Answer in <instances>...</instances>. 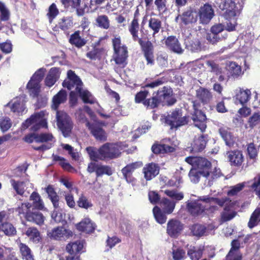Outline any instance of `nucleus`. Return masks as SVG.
<instances>
[{
	"mask_svg": "<svg viewBox=\"0 0 260 260\" xmlns=\"http://www.w3.org/2000/svg\"><path fill=\"white\" fill-rule=\"evenodd\" d=\"M172 90L167 87L159 89L157 92H154L151 98L145 100L143 102L144 106L153 109L157 107L161 103H164L171 96Z\"/></svg>",
	"mask_w": 260,
	"mask_h": 260,
	"instance_id": "obj_4",
	"label": "nucleus"
},
{
	"mask_svg": "<svg viewBox=\"0 0 260 260\" xmlns=\"http://www.w3.org/2000/svg\"><path fill=\"white\" fill-rule=\"evenodd\" d=\"M203 249L198 247L190 246L187 251V255L191 260H199L202 256Z\"/></svg>",
	"mask_w": 260,
	"mask_h": 260,
	"instance_id": "obj_43",
	"label": "nucleus"
},
{
	"mask_svg": "<svg viewBox=\"0 0 260 260\" xmlns=\"http://www.w3.org/2000/svg\"><path fill=\"white\" fill-rule=\"evenodd\" d=\"M19 248L23 260H34L31 251L26 245L21 243Z\"/></svg>",
	"mask_w": 260,
	"mask_h": 260,
	"instance_id": "obj_48",
	"label": "nucleus"
},
{
	"mask_svg": "<svg viewBox=\"0 0 260 260\" xmlns=\"http://www.w3.org/2000/svg\"><path fill=\"white\" fill-rule=\"evenodd\" d=\"M183 229V224L178 220L171 219L167 223V233L172 237H176Z\"/></svg>",
	"mask_w": 260,
	"mask_h": 260,
	"instance_id": "obj_21",
	"label": "nucleus"
},
{
	"mask_svg": "<svg viewBox=\"0 0 260 260\" xmlns=\"http://www.w3.org/2000/svg\"><path fill=\"white\" fill-rule=\"evenodd\" d=\"M232 206H226L224 207L223 211L221 213V219L220 220L222 222H226L231 220L234 218L237 212L233 210H231Z\"/></svg>",
	"mask_w": 260,
	"mask_h": 260,
	"instance_id": "obj_41",
	"label": "nucleus"
},
{
	"mask_svg": "<svg viewBox=\"0 0 260 260\" xmlns=\"http://www.w3.org/2000/svg\"><path fill=\"white\" fill-rule=\"evenodd\" d=\"M250 95L251 92L250 90L240 89L239 92L237 94V99L239 100L241 104L243 105L249 100Z\"/></svg>",
	"mask_w": 260,
	"mask_h": 260,
	"instance_id": "obj_52",
	"label": "nucleus"
},
{
	"mask_svg": "<svg viewBox=\"0 0 260 260\" xmlns=\"http://www.w3.org/2000/svg\"><path fill=\"white\" fill-rule=\"evenodd\" d=\"M226 156L232 166H240L244 161L243 155L240 150L228 151L226 152Z\"/></svg>",
	"mask_w": 260,
	"mask_h": 260,
	"instance_id": "obj_23",
	"label": "nucleus"
},
{
	"mask_svg": "<svg viewBox=\"0 0 260 260\" xmlns=\"http://www.w3.org/2000/svg\"><path fill=\"white\" fill-rule=\"evenodd\" d=\"M204 196L200 197L199 199L191 201L187 204V207L188 211L193 216L201 214L205 210L209 209L208 203L204 202L202 198Z\"/></svg>",
	"mask_w": 260,
	"mask_h": 260,
	"instance_id": "obj_14",
	"label": "nucleus"
},
{
	"mask_svg": "<svg viewBox=\"0 0 260 260\" xmlns=\"http://www.w3.org/2000/svg\"><path fill=\"white\" fill-rule=\"evenodd\" d=\"M113 174V171L111 167L108 166H105L99 164L96 171V177H99L104 175L110 176Z\"/></svg>",
	"mask_w": 260,
	"mask_h": 260,
	"instance_id": "obj_57",
	"label": "nucleus"
},
{
	"mask_svg": "<svg viewBox=\"0 0 260 260\" xmlns=\"http://www.w3.org/2000/svg\"><path fill=\"white\" fill-rule=\"evenodd\" d=\"M67 94L65 90H61L52 99V104L51 107L53 109L56 110L59 106L67 100Z\"/></svg>",
	"mask_w": 260,
	"mask_h": 260,
	"instance_id": "obj_30",
	"label": "nucleus"
},
{
	"mask_svg": "<svg viewBox=\"0 0 260 260\" xmlns=\"http://www.w3.org/2000/svg\"><path fill=\"white\" fill-rule=\"evenodd\" d=\"M176 202L172 201L167 198H164L160 203V207L165 213L171 214L173 212Z\"/></svg>",
	"mask_w": 260,
	"mask_h": 260,
	"instance_id": "obj_39",
	"label": "nucleus"
},
{
	"mask_svg": "<svg viewBox=\"0 0 260 260\" xmlns=\"http://www.w3.org/2000/svg\"><path fill=\"white\" fill-rule=\"evenodd\" d=\"M225 30V26L222 23H216L212 26L210 29V32H213L219 36H226V34H222V32Z\"/></svg>",
	"mask_w": 260,
	"mask_h": 260,
	"instance_id": "obj_61",
	"label": "nucleus"
},
{
	"mask_svg": "<svg viewBox=\"0 0 260 260\" xmlns=\"http://www.w3.org/2000/svg\"><path fill=\"white\" fill-rule=\"evenodd\" d=\"M153 213L156 221L159 224L165 223L167 220V216L165 212L157 206H155L153 209Z\"/></svg>",
	"mask_w": 260,
	"mask_h": 260,
	"instance_id": "obj_47",
	"label": "nucleus"
},
{
	"mask_svg": "<svg viewBox=\"0 0 260 260\" xmlns=\"http://www.w3.org/2000/svg\"><path fill=\"white\" fill-rule=\"evenodd\" d=\"M25 234L30 241L36 243H38L41 239L40 233L36 228H28L25 232Z\"/></svg>",
	"mask_w": 260,
	"mask_h": 260,
	"instance_id": "obj_42",
	"label": "nucleus"
},
{
	"mask_svg": "<svg viewBox=\"0 0 260 260\" xmlns=\"http://www.w3.org/2000/svg\"><path fill=\"white\" fill-rule=\"evenodd\" d=\"M57 125L64 137L70 136L73 128V123L71 118L62 111H56Z\"/></svg>",
	"mask_w": 260,
	"mask_h": 260,
	"instance_id": "obj_5",
	"label": "nucleus"
},
{
	"mask_svg": "<svg viewBox=\"0 0 260 260\" xmlns=\"http://www.w3.org/2000/svg\"><path fill=\"white\" fill-rule=\"evenodd\" d=\"M207 65L210 68V71L214 73L218 76V80L220 82H222L226 79L228 77L226 75V70L225 68H222L216 64L213 61H208Z\"/></svg>",
	"mask_w": 260,
	"mask_h": 260,
	"instance_id": "obj_24",
	"label": "nucleus"
},
{
	"mask_svg": "<svg viewBox=\"0 0 260 260\" xmlns=\"http://www.w3.org/2000/svg\"><path fill=\"white\" fill-rule=\"evenodd\" d=\"M201 176H203V173L194 168L190 169L188 174L190 180L193 183H197L199 182Z\"/></svg>",
	"mask_w": 260,
	"mask_h": 260,
	"instance_id": "obj_58",
	"label": "nucleus"
},
{
	"mask_svg": "<svg viewBox=\"0 0 260 260\" xmlns=\"http://www.w3.org/2000/svg\"><path fill=\"white\" fill-rule=\"evenodd\" d=\"M192 103L194 111L192 115V120L194 125L203 132L207 127L206 124V116L204 113L199 110L201 105L200 102L193 101Z\"/></svg>",
	"mask_w": 260,
	"mask_h": 260,
	"instance_id": "obj_10",
	"label": "nucleus"
},
{
	"mask_svg": "<svg viewBox=\"0 0 260 260\" xmlns=\"http://www.w3.org/2000/svg\"><path fill=\"white\" fill-rule=\"evenodd\" d=\"M46 112L42 111L32 115L29 118L27 119L22 124L23 129H26L30 125L33 124L31 129L37 131L41 127H47V123L45 118Z\"/></svg>",
	"mask_w": 260,
	"mask_h": 260,
	"instance_id": "obj_7",
	"label": "nucleus"
},
{
	"mask_svg": "<svg viewBox=\"0 0 260 260\" xmlns=\"http://www.w3.org/2000/svg\"><path fill=\"white\" fill-rule=\"evenodd\" d=\"M185 43L186 48L192 52H198L202 49L201 42L197 39H188Z\"/></svg>",
	"mask_w": 260,
	"mask_h": 260,
	"instance_id": "obj_38",
	"label": "nucleus"
},
{
	"mask_svg": "<svg viewBox=\"0 0 260 260\" xmlns=\"http://www.w3.org/2000/svg\"><path fill=\"white\" fill-rule=\"evenodd\" d=\"M174 150L175 149L173 147L167 144L153 145L152 147V150L153 152L155 154L172 152H173Z\"/></svg>",
	"mask_w": 260,
	"mask_h": 260,
	"instance_id": "obj_46",
	"label": "nucleus"
},
{
	"mask_svg": "<svg viewBox=\"0 0 260 260\" xmlns=\"http://www.w3.org/2000/svg\"><path fill=\"white\" fill-rule=\"evenodd\" d=\"M73 26V22L71 17H63L59 19L57 27L60 28L64 32H67Z\"/></svg>",
	"mask_w": 260,
	"mask_h": 260,
	"instance_id": "obj_34",
	"label": "nucleus"
},
{
	"mask_svg": "<svg viewBox=\"0 0 260 260\" xmlns=\"http://www.w3.org/2000/svg\"><path fill=\"white\" fill-rule=\"evenodd\" d=\"M48 236L53 240L66 241L72 237V232L63 226H58L48 232Z\"/></svg>",
	"mask_w": 260,
	"mask_h": 260,
	"instance_id": "obj_15",
	"label": "nucleus"
},
{
	"mask_svg": "<svg viewBox=\"0 0 260 260\" xmlns=\"http://www.w3.org/2000/svg\"><path fill=\"white\" fill-rule=\"evenodd\" d=\"M149 27L153 30V36L158 33L160 28H161V21L155 18H151L149 20Z\"/></svg>",
	"mask_w": 260,
	"mask_h": 260,
	"instance_id": "obj_49",
	"label": "nucleus"
},
{
	"mask_svg": "<svg viewBox=\"0 0 260 260\" xmlns=\"http://www.w3.org/2000/svg\"><path fill=\"white\" fill-rule=\"evenodd\" d=\"M103 160L118 157L121 152L117 144L107 143L101 147Z\"/></svg>",
	"mask_w": 260,
	"mask_h": 260,
	"instance_id": "obj_11",
	"label": "nucleus"
},
{
	"mask_svg": "<svg viewBox=\"0 0 260 260\" xmlns=\"http://www.w3.org/2000/svg\"><path fill=\"white\" fill-rule=\"evenodd\" d=\"M96 22L98 26L101 28L108 29L109 27V20L106 15L99 16L96 19Z\"/></svg>",
	"mask_w": 260,
	"mask_h": 260,
	"instance_id": "obj_60",
	"label": "nucleus"
},
{
	"mask_svg": "<svg viewBox=\"0 0 260 260\" xmlns=\"http://www.w3.org/2000/svg\"><path fill=\"white\" fill-rule=\"evenodd\" d=\"M7 106H9L13 112L22 113L25 109L24 98L22 96L16 98L9 103Z\"/></svg>",
	"mask_w": 260,
	"mask_h": 260,
	"instance_id": "obj_27",
	"label": "nucleus"
},
{
	"mask_svg": "<svg viewBox=\"0 0 260 260\" xmlns=\"http://www.w3.org/2000/svg\"><path fill=\"white\" fill-rule=\"evenodd\" d=\"M45 190L54 208L57 209L59 207V197L54 188L52 186L49 185L45 188Z\"/></svg>",
	"mask_w": 260,
	"mask_h": 260,
	"instance_id": "obj_40",
	"label": "nucleus"
},
{
	"mask_svg": "<svg viewBox=\"0 0 260 260\" xmlns=\"http://www.w3.org/2000/svg\"><path fill=\"white\" fill-rule=\"evenodd\" d=\"M197 15L200 23L207 24L214 17V10L211 5L206 3L200 8Z\"/></svg>",
	"mask_w": 260,
	"mask_h": 260,
	"instance_id": "obj_12",
	"label": "nucleus"
},
{
	"mask_svg": "<svg viewBox=\"0 0 260 260\" xmlns=\"http://www.w3.org/2000/svg\"><path fill=\"white\" fill-rule=\"evenodd\" d=\"M115 53L113 59L116 63L120 68H123L127 64V47L121 43L120 38H115L112 41Z\"/></svg>",
	"mask_w": 260,
	"mask_h": 260,
	"instance_id": "obj_3",
	"label": "nucleus"
},
{
	"mask_svg": "<svg viewBox=\"0 0 260 260\" xmlns=\"http://www.w3.org/2000/svg\"><path fill=\"white\" fill-rule=\"evenodd\" d=\"M0 230L8 236H13L16 233L15 228L10 222H6L0 224Z\"/></svg>",
	"mask_w": 260,
	"mask_h": 260,
	"instance_id": "obj_44",
	"label": "nucleus"
},
{
	"mask_svg": "<svg viewBox=\"0 0 260 260\" xmlns=\"http://www.w3.org/2000/svg\"><path fill=\"white\" fill-rule=\"evenodd\" d=\"M30 201H31V209L43 210L44 208V204L40 194L37 192H33L29 197ZM30 204V203H29Z\"/></svg>",
	"mask_w": 260,
	"mask_h": 260,
	"instance_id": "obj_29",
	"label": "nucleus"
},
{
	"mask_svg": "<svg viewBox=\"0 0 260 260\" xmlns=\"http://www.w3.org/2000/svg\"><path fill=\"white\" fill-rule=\"evenodd\" d=\"M85 124L96 140L102 141H106L107 134L101 126L96 123L90 124L88 121L86 122Z\"/></svg>",
	"mask_w": 260,
	"mask_h": 260,
	"instance_id": "obj_19",
	"label": "nucleus"
},
{
	"mask_svg": "<svg viewBox=\"0 0 260 260\" xmlns=\"http://www.w3.org/2000/svg\"><path fill=\"white\" fill-rule=\"evenodd\" d=\"M219 134L224 140L226 145L232 146L235 142V137L233 136L230 129L227 127H221L219 129Z\"/></svg>",
	"mask_w": 260,
	"mask_h": 260,
	"instance_id": "obj_32",
	"label": "nucleus"
},
{
	"mask_svg": "<svg viewBox=\"0 0 260 260\" xmlns=\"http://www.w3.org/2000/svg\"><path fill=\"white\" fill-rule=\"evenodd\" d=\"M16 211L21 217H23L28 221L38 225L43 224L45 217L37 209H31V204L28 202L21 203L16 209Z\"/></svg>",
	"mask_w": 260,
	"mask_h": 260,
	"instance_id": "obj_2",
	"label": "nucleus"
},
{
	"mask_svg": "<svg viewBox=\"0 0 260 260\" xmlns=\"http://www.w3.org/2000/svg\"><path fill=\"white\" fill-rule=\"evenodd\" d=\"M59 10L55 3H52L48 8V12L47 14L50 22L59 14Z\"/></svg>",
	"mask_w": 260,
	"mask_h": 260,
	"instance_id": "obj_59",
	"label": "nucleus"
},
{
	"mask_svg": "<svg viewBox=\"0 0 260 260\" xmlns=\"http://www.w3.org/2000/svg\"><path fill=\"white\" fill-rule=\"evenodd\" d=\"M242 255L240 251H234L230 250L226 256V260H241Z\"/></svg>",
	"mask_w": 260,
	"mask_h": 260,
	"instance_id": "obj_63",
	"label": "nucleus"
},
{
	"mask_svg": "<svg viewBox=\"0 0 260 260\" xmlns=\"http://www.w3.org/2000/svg\"><path fill=\"white\" fill-rule=\"evenodd\" d=\"M166 123L171 126V128H177L187 124L188 117L182 116V110L177 109L172 111L165 119Z\"/></svg>",
	"mask_w": 260,
	"mask_h": 260,
	"instance_id": "obj_8",
	"label": "nucleus"
},
{
	"mask_svg": "<svg viewBox=\"0 0 260 260\" xmlns=\"http://www.w3.org/2000/svg\"><path fill=\"white\" fill-rule=\"evenodd\" d=\"M60 2L64 8L75 10L77 16H82L84 15L87 5H84L83 7H81L82 0H60Z\"/></svg>",
	"mask_w": 260,
	"mask_h": 260,
	"instance_id": "obj_18",
	"label": "nucleus"
},
{
	"mask_svg": "<svg viewBox=\"0 0 260 260\" xmlns=\"http://www.w3.org/2000/svg\"><path fill=\"white\" fill-rule=\"evenodd\" d=\"M202 200L204 202L208 203L209 209L211 211L218 210V207L216 206H214V204H217L221 207L233 206L234 205L233 202L227 197L219 199L209 197V196H204L202 198Z\"/></svg>",
	"mask_w": 260,
	"mask_h": 260,
	"instance_id": "obj_13",
	"label": "nucleus"
},
{
	"mask_svg": "<svg viewBox=\"0 0 260 260\" xmlns=\"http://www.w3.org/2000/svg\"><path fill=\"white\" fill-rule=\"evenodd\" d=\"M165 43L167 47L172 51L177 54H182L184 51L178 39L175 36L168 37Z\"/></svg>",
	"mask_w": 260,
	"mask_h": 260,
	"instance_id": "obj_26",
	"label": "nucleus"
},
{
	"mask_svg": "<svg viewBox=\"0 0 260 260\" xmlns=\"http://www.w3.org/2000/svg\"><path fill=\"white\" fill-rule=\"evenodd\" d=\"M229 70L233 77H238L242 75L241 67L237 63L235 62H230L229 63Z\"/></svg>",
	"mask_w": 260,
	"mask_h": 260,
	"instance_id": "obj_56",
	"label": "nucleus"
},
{
	"mask_svg": "<svg viewBox=\"0 0 260 260\" xmlns=\"http://www.w3.org/2000/svg\"><path fill=\"white\" fill-rule=\"evenodd\" d=\"M11 184L13 186L14 189L16 191L17 194L21 196H27L28 192L27 194L25 193V183L24 182L16 181L13 179L10 180Z\"/></svg>",
	"mask_w": 260,
	"mask_h": 260,
	"instance_id": "obj_45",
	"label": "nucleus"
},
{
	"mask_svg": "<svg viewBox=\"0 0 260 260\" xmlns=\"http://www.w3.org/2000/svg\"><path fill=\"white\" fill-rule=\"evenodd\" d=\"M143 173L146 180H151L157 176L159 172V167L155 163H149L143 168Z\"/></svg>",
	"mask_w": 260,
	"mask_h": 260,
	"instance_id": "obj_25",
	"label": "nucleus"
},
{
	"mask_svg": "<svg viewBox=\"0 0 260 260\" xmlns=\"http://www.w3.org/2000/svg\"><path fill=\"white\" fill-rule=\"evenodd\" d=\"M207 141V135H202L197 137H196L189 150L194 153L202 151L206 146Z\"/></svg>",
	"mask_w": 260,
	"mask_h": 260,
	"instance_id": "obj_20",
	"label": "nucleus"
},
{
	"mask_svg": "<svg viewBox=\"0 0 260 260\" xmlns=\"http://www.w3.org/2000/svg\"><path fill=\"white\" fill-rule=\"evenodd\" d=\"M226 38V36H219L213 32L207 33L205 36L206 39L211 44H215Z\"/></svg>",
	"mask_w": 260,
	"mask_h": 260,
	"instance_id": "obj_53",
	"label": "nucleus"
},
{
	"mask_svg": "<svg viewBox=\"0 0 260 260\" xmlns=\"http://www.w3.org/2000/svg\"><path fill=\"white\" fill-rule=\"evenodd\" d=\"M190 230L194 236L200 237L205 235L206 228L204 225L196 224L191 227Z\"/></svg>",
	"mask_w": 260,
	"mask_h": 260,
	"instance_id": "obj_51",
	"label": "nucleus"
},
{
	"mask_svg": "<svg viewBox=\"0 0 260 260\" xmlns=\"http://www.w3.org/2000/svg\"><path fill=\"white\" fill-rule=\"evenodd\" d=\"M78 205L79 207L87 209L92 206V203L89 202L86 197L81 195L77 201Z\"/></svg>",
	"mask_w": 260,
	"mask_h": 260,
	"instance_id": "obj_62",
	"label": "nucleus"
},
{
	"mask_svg": "<svg viewBox=\"0 0 260 260\" xmlns=\"http://www.w3.org/2000/svg\"><path fill=\"white\" fill-rule=\"evenodd\" d=\"M37 139V143L49 142V143H52L55 141V138L51 133L38 134Z\"/></svg>",
	"mask_w": 260,
	"mask_h": 260,
	"instance_id": "obj_54",
	"label": "nucleus"
},
{
	"mask_svg": "<svg viewBox=\"0 0 260 260\" xmlns=\"http://www.w3.org/2000/svg\"><path fill=\"white\" fill-rule=\"evenodd\" d=\"M185 161L193 168L203 173V177L208 178L210 175L209 170L212 167L211 163L206 158L197 156H189Z\"/></svg>",
	"mask_w": 260,
	"mask_h": 260,
	"instance_id": "obj_6",
	"label": "nucleus"
},
{
	"mask_svg": "<svg viewBox=\"0 0 260 260\" xmlns=\"http://www.w3.org/2000/svg\"><path fill=\"white\" fill-rule=\"evenodd\" d=\"M179 20L184 25L195 23L198 20L197 13L191 9H188L176 17V22H178Z\"/></svg>",
	"mask_w": 260,
	"mask_h": 260,
	"instance_id": "obj_17",
	"label": "nucleus"
},
{
	"mask_svg": "<svg viewBox=\"0 0 260 260\" xmlns=\"http://www.w3.org/2000/svg\"><path fill=\"white\" fill-rule=\"evenodd\" d=\"M70 43L78 48H81L86 44V40L80 36V31H76L72 34L69 40Z\"/></svg>",
	"mask_w": 260,
	"mask_h": 260,
	"instance_id": "obj_36",
	"label": "nucleus"
},
{
	"mask_svg": "<svg viewBox=\"0 0 260 260\" xmlns=\"http://www.w3.org/2000/svg\"><path fill=\"white\" fill-rule=\"evenodd\" d=\"M164 193L176 201H179L182 200L184 198V194L182 192H179L175 189H166L164 191Z\"/></svg>",
	"mask_w": 260,
	"mask_h": 260,
	"instance_id": "obj_55",
	"label": "nucleus"
},
{
	"mask_svg": "<svg viewBox=\"0 0 260 260\" xmlns=\"http://www.w3.org/2000/svg\"><path fill=\"white\" fill-rule=\"evenodd\" d=\"M138 42L142 47L144 57L147 60V64L151 66L154 62L153 54V46L150 41L144 42L141 39H139Z\"/></svg>",
	"mask_w": 260,
	"mask_h": 260,
	"instance_id": "obj_16",
	"label": "nucleus"
},
{
	"mask_svg": "<svg viewBox=\"0 0 260 260\" xmlns=\"http://www.w3.org/2000/svg\"><path fill=\"white\" fill-rule=\"evenodd\" d=\"M85 242L83 240L77 241L69 243L66 247V249L71 254H76L82 251L83 249Z\"/></svg>",
	"mask_w": 260,
	"mask_h": 260,
	"instance_id": "obj_31",
	"label": "nucleus"
},
{
	"mask_svg": "<svg viewBox=\"0 0 260 260\" xmlns=\"http://www.w3.org/2000/svg\"><path fill=\"white\" fill-rule=\"evenodd\" d=\"M46 69L42 68L37 70L27 84V88L34 96L38 95L40 92V83L44 78Z\"/></svg>",
	"mask_w": 260,
	"mask_h": 260,
	"instance_id": "obj_9",
	"label": "nucleus"
},
{
	"mask_svg": "<svg viewBox=\"0 0 260 260\" xmlns=\"http://www.w3.org/2000/svg\"><path fill=\"white\" fill-rule=\"evenodd\" d=\"M255 194L260 198V175H258L254 178V182L251 185Z\"/></svg>",
	"mask_w": 260,
	"mask_h": 260,
	"instance_id": "obj_64",
	"label": "nucleus"
},
{
	"mask_svg": "<svg viewBox=\"0 0 260 260\" xmlns=\"http://www.w3.org/2000/svg\"><path fill=\"white\" fill-rule=\"evenodd\" d=\"M139 29V24L138 19L135 14L134 18L128 26V30L132 36L133 39L135 41L139 40L138 32Z\"/></svg>",
	"mask_w": 260,
	"mask_h": 260,
	"instance_id": "obj_37",
	"label": "nucleus"
},
{
	"mask_svg": "<svg viewBox=\"0 0 260 260\" xmlns=\"http://www.w3.org/2000/svg\"><path fill=\"white\" fill-rule=\"evenodd\" d=\"M196 97L203 105L208 104L213 98L212 92L207 88L200 86L196 90Z\"/></svg>",
	"mask_w": 260,
	"mask_h": 260,
	"instance_id": "obj_22",
	"label": "nucleus"
},
{
	"mask_svg": "<svg viewBox=\"0 0 260 260\" xmlns=\"http://www.w3.org/2000/svg\"><path fill=\"white\" fill-rule=\"evenodd\" d=\"M62 86L70 90L75 89L70 94V103L72 107L76 104L78 95L85 103L93 104L95 102L94 97L89 91L83 88L82 82L74 71H68L67 78L62 82Z\"/></svg>",
	"mask_w": 260,
	"mask_h": 260,
	"instance_id": "obj_1",
	"label": "nucleus"
},
{
	"mask_svg": "<svg viewBox=\"0 0 260 260\" xmlns=\"http://www.w3.org/2000/svg\"><path fill=\"white\" fill-rule=\"evenodd\" d=\"M77 229L87 233L92 232L94 230L93 224L88 218H85L77 224Z\"/></svg>",
	"mask_w": 260,
	"mask_h": 260,
	"instance_id": "obj_33",
	"label": "nucleus"
},
{
	"mask_svg": "<svg viewBox=\"0 0 260 260\" xmlns=\"http://www.w3.org/2000/svg\"><path fill=\"white\" fill-rule=\"evenodd\" d=\"M86 150L91 160L95 161L103 160L101 147L99 149L94 147H87Z\"/></svg>",
	"mask_w": 260,
	"mask_h": 260,
	"instance_id": "obj_35",
	"label": "nucleus"
},
{
	"mask_svg": "<svg viewBox=\"0 0 260 260\" xmlns=\"http://www.w3.org/2000/svg\"><path fill=\"white\" fill-rule=\"evenodd\" d=\"M60 72L57 68H52L45 78V84L47 86L51 87L59 79Z\"/></svg>",
	"mask_w": 260,
	"mask_h": 260,
	"instance_id": "obj_28",
	"label": "nucleus"
},
{
	"mask_svg": "<svg viewBox=\"0 0 260 260\" xmlns=\"http://www.w3.org/2000/svg\"><path fill=\"white\" fill-rule=\"evenodd\" d=\"M259 222H260V208H258L252 214L248 223V226L252 229L257 225Z\"/></svg>",
	"mask_w": 260,
	"mask_h": 260,
	"instance_id": "obj_50",
	"label": "nucleus"
}]
</instances>
